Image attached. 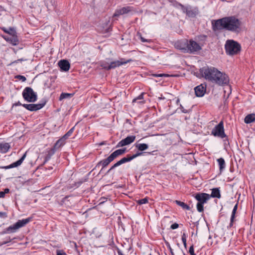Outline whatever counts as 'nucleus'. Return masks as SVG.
Here are the masks:
<instances>
[{"instance_id": "obj_1", "label": "nucleus", "mask_w": 255, "mask_h": 255, "mask_svg": "<svg viewBox=\"0 0 255 255\" xmlns=\"http://www.w3.org/2000/svg\"><path fill=\"white\" fill-rule=\"evenodd\" d=\"M200 72L206 80L219 86H224L229 82L228 75L215 67H204L200 69Z\"/></svg>"}, {"instance_id": "obj_16", "label": "nucleus", "mask_w": 255, "mask_h": 255, "mask_svg": "<svg viewBox=\"0 0 255 255\" xmlns=\"http://www.w3.org/2000/svg\"><path fill=\"white\" fill-rule=\"evenodd\" d=\"M26 156V152H25L22 157L17 161L10 164V165L5 166L4 168L5 169H9L11 168L16 167L20 165L24 160L25 157Z\"/></svg>"}, {"instance_id": "obj_30", "label": "nucleus", "mask_w": 255, "mask_h": 255, "mask_svg": "<svg viewBox=\"0 0 255 255\" xmlns=\"http://www.w3.org/2000/svg\"><path fill=\"white\" fill-rule=\"evenodd\" d=\"M88 179V176H87L86 177H84V178H82V179H80L78 181L76 182L73 184V185L72 186V187L77 188V187H79L83 183L87 181Z\"/></svg>"}, {"instance_id": "obj_41", "label": "nucleus", "mask_w": 255, "mask_h": 255, "mask_svg": "<svg viewBox=\"0 0 255 255\" xmlns=\"http://www.w3.org/2000/svg\"><path fill=\"white\" fill-rule=\"evenodd\" d=\"M165 244H166V245L167 247V248H168V249L169 250V251H170V252L171 254L172 255H174V253H173V250H172V249L171 248V246H170V244H169L168 242H165Z\"/></svg>"}, {"instance_id": "obj_10", "label": "nucleus", "mask_w": 255, "mask_h": 255, "mask_svg": "<svg viewBox=\"0 0 255 255\" xmlns=\"http://www.w3.org/2000/svg\"><path fill=\"white\" fill-rule=\"evenodd\" d=\"M131 61H132L131 59H128V60H126L124 58H121L119 60H116V61H110V64H109V66H108V68L109 69V70H111V69H113L117 67H119L122 65L129 63Z\"/></svg>"}, {"instance_id": "obj_3", "label": "nucleus", "mask_w": 255, "mask_h": 255, "mask_svg": "<svg viewBox=\"0 0 255 255\" xmlns=\"http://www.w3.org/2000/svg\"><path fill=\"white\" fill-rule=\"evenodd\" d=\"M32 217L26 219L19 220L15 224L5 228L2 232V234H10L15 233L19 229L25 226L32 220Z\"/></svg>"}, {"instance_id": "obj_20", "label": "nucleus", "mask_w": 255, "mask_h": 255, "mask_svg": "<svg viewBox=\"0 0 255 255\" xmlns=\"http://www.w3.org/2000/svg\"><path fill=\"white\" fill-rule=\"evenodd\" d=\"M127 149L126 147H124L121 149H117L113 152L111 155L110 156L113 159V160L116 158L118 156L122 155L124 153L126 152Z\"/></svg>"}, {"instance_id": "obj_17", "label": "nucleus", "mask_w": 255, "mask_h": 255, "mask_svg": "<svg viewBox=\"0 0 255 255\" xmlns=\"http://www.w3.org/2000/svg\"><path fill=\"white\" fill-rule=\"evenodd\" d=\"M195 95L197 97H201L203 96L206 92V88L201 84L194 88Z\"/></svg>"}, {"instance_id": "obj_60", "label": "nucleus", "mask_w": 255, "mask_h": 255, "mask_svg": "<svg viewBox=\"0 0 255 255\" xmlns=\"http://www.w3.org/2000/svg\"><path fill=\"white\" fill-rule=\"evenodd\" d=\"M100 143L103 144V143H104V142L103 141V142H100Z\"/></svg>"}, {"instance_id": "obj_31", "label": "nucleus", "mask_w": 255, "mask_h": 255, "mask_svg": "<svg viewBox=\"0 0 255 255\" xmlns=\"http://www.w3.org/2000/svg\"><path fill=\"white\" fill-rule=\"evenodd\" d=\"M219 165V169L220 172H222L225 168V162L223 158H220L217 160Z\"/></svg>"}, {"instance_id": "obj_25", "label": "nucleus", "mask_w": 255, "mask_h": 255, "mask_svg": "<svg viewBox=\"0 0 255 255\" xmlns=\"http://www.w3.org/2000/svg\"><path fill=\"white\" fill-rule=\"evenodd\" d=\"M245 123L246 124H250L255 121V114H252L248 115L245 118Z\"/></svg>"}, {"instance_id": "obj_50", "label": "nucleus", "mask_w": 255, "mask_h": 255, "mask_svg": "<svg viewBox=\"0 0 255 255\" xmlns=\"http://www.w3.org/2000/svg\"><path fill=\"white\" fill-rule=\"evenodd\" d=\"M153 76L154 77H163V76H166V74H153Z\"/></svg>"}, {"instance_id": "obj_8", "label": "nucleus", "mask_w": 255, "mask_h": 255, "mask_svg": "<svg viewBox=\"0 0 255 255\" xmlns=\"http://www.w3.org/2000/svg\"><path fill=\"white\" fill-rule=\"evenodd\" d=\"M212 134L215 136L224 138L226 136L224 128V124L222 121L216 126L212 130Z\"/></svg>"}, {"instance_id": "obj_37", "label": "nucleus", "mask_w": 255, "mask_h": 255, "mask_svg": "<svg viewBox=\"0 0 255 255\" xmlns=\"http://www.w3.org/2000/svg\"><path fill=\"white\" fill-rule=\"evenodd\" d=\"M11 241V239H10V238L9 237H7L6 238V240L5 241L0 242V246H2V245H5V244H6L7 243H8L10 242Z\"/></svg>"}, {"instance_id": "obj_42", "label": "nucleus", "mask_w": 255, "mask_h": 255, "mask_svg": "<svg viewBox=\"0 0 255 255\" xmlns=\"http://www.w3.org/2000/svg\"><path fill=\"white\" fill-rule=\"evenodd\" d=\"M120 163H119V162H117L115 164H114L111 168L110 169L107 171V173H109L110 172V171H111L112 170H113V169H114L115 168L120 166Z\"/></svg>"}, {"instance_id": "obj_46", "label": "nucleus", "mask_w": 255, "mask_h": 255, "mask_svg": "<svg viewBox=\"0 0 255 255\" xmlns=\"http://www.w3.org/2000/svg\"><path fill=\"white\" fill-rule=\"evenodd\" d=\"M178 227H179V225L177 223H175L171 225V226H170V228L171 229L174 230V229L178 228Z\"/></svg>"}, {"instance_id": "obj_26", "label": "nucleus", "mask_w": 255, "mask_h": 255, "mask_svg": "<svg viewBox=\"0 0 255 255\" xmlns=\"http://www.w3.org/2000/svg\"><path fill=\"white\" fill-rule=\"evenodd\" d=\"M210 197L213 198H221V194L220 190L219 188H213L212 190V193L211 195H210Z\"/></svg>"}, {"instance_id": "obj_59", "label": "nucleus", "mask_w": 255, "mask_h": 255, "mask_svg": "<svg viewBox=\"0 0 255 255\" xmlns=\"http://www.w3.org/2000/svg\"><path fill=\"white\" fill-rule=\"evenodd\" d=\"M48 169H53V168H52V167H48Z\"/></svg>"}, {"instance_id": "obj_57", "label": "nucleus", "mask_w": 255, "mask_h": 255, "mask_svg": "<svg viewBox=\"0 0 255 255\" xmlns=\"http://www.w3.org/2000/svg\"><path fill=\"white\" fill-rule=\"evenodd\" d=\"M119 163H120V165H122V164H123V163L122 162V161L121 160H120L119 161H118Z\"/></svg>"}, {"instance_id": "obj_24", "label": "nucleus", "mask_w": 255, "mask_h": 255, "mask_svg": "<svg viewBox=\"0 0 255 255\" xmlns=\"http://www.w3.org/2000/svg\"><path fill=\"white\" fill-rule=\"evenodd\" d=\"M144 93H142L138 96L136 97L135 98L132 100V103L133 104L134 103H138L139 104H144L145 101L143 100V96Z\"/></svg>"}, {"instance_id": "obj_11", "label": "nucleus", "mask_w": 255, "mask_h": 255, "mask_svg": "<svg viewBox=\"0 0 255 255\" xmlns=\"http://www.w3.org/2000/svg\"><path fill=\"white\" fill-rule=\"evenodd\" d=\"M46 102H44L41 104H24L22 105V107L25 108L27 110H29L30 111H36L37 110H39L41 109H42L45 105Z\"/></svg>"}, {"instance_id": "obj_34", "label": "nucleus", "mask_w": 255, "mask_h": 255, "mask_svg": "<svg viewBox=\"0 0 255 255\" xmlns=\"http://www.w3.org/2000/svg\"><path fill=\"white\" fill-rule=\"evenodd\" d=\"M136 147L140 151H143L148 148L147 144H136Z\"/></svg>"}, {"instance_id": "obj_28", "label": "nucleus", "mask_w": 255, "mask_h": 255, "mask_svg": "<svg viewBox=\"0 0 255 255\" xmlns=\"http://www.w3.org/2000/svg\"><path fill=\"white\" fill-rule=\"evenodd\" d=\"M112 161H113V159L111 158L110 155L106 159H105L102 161H101L99 164H102L103 166V168H104L105 167L107 166L110 162H111Z\"/></svg>"}, {"instance_id": "obj_51", "label": "nucleus", "mask_w": 255, "mask_h": 255, "mask_svg": "<svg viewBox=\"0 0 255 255\" xmlns=\"http://www.w3.org/2000/svg\"><path fill=\"white\" fill-rule=\"evenodd\" d=\"M0 216L1 217H6V214L5 212H0Z\"/></svg>"}, {"instance_id": "obj_44", "label": "nucleus", "mask_w": 255, "mask_h": 255, "mask_svg": "<svg viewBox=\"0 0 255 255\" xmlns=\"http://www.w3.org/2000/svg\"><path fill=\"white\" fill-rule=\"evenodd\" d=\"M140 39L141 41L143 42H147L148 43H150L151 42V40L145 39L144 38L142 37L141 35L140 36Z\"/></svg>"}, {"instance_id": "obj_21", "label": "nucleus", "mask_w": 255, "mask_h": 255, "mask_svg": "<svg viewBox=\"0 0 255 255\" xmlns=\"http://www.w3.org/2000/svg\"><path fill=\"white\" fill-rule=\"evenodd\" d=\"M74 127H73L62 138L57 140L55 143H62V142H63L65 139L67 138L71 135L74 131Z\"/></svg>"}, {"instance_id": "obj_32", "label": "nucleus", "mask_w": 255, "mask_h": 255, "mask_svg": "<svg viewBox=\"0 0 255 255\" xmlns=\"http://www.w3.org/2000/svg\"><path fill=\"white\" fill-rule=\"evenodd\" d=\"M9 148V144H0V153H6Z\"/></svg>"}, {"instance_id": "obj_12", "label": "nucleus", "mask_w": 255, "mask_h": 255, "mask_svg": "<svg viewBox=\"0 0 255 255\" xmlns=\"http://www.w3.org/2000/svg\"><path fill=\"white\" fill-rule=\"evenodd\" d=\"M188 46V40L183 39L177 41L175 43L176 48L181 50L184 53H187V48Z\"/></svg>"}, {"instance_id": "obj_7", "label": "nucleus", "mask_w": 255, "mask_h": 255, "mask_svg": "<svg viewBox=\"0 0 255 255\" xmlns=\"http://www.w3.org/2000/svg\"><path fill=\"white\" fill-rule=\"evenodd\" d=\"M202 45L193 39L188 40V46L187 53L190 54H196L202 49Z\"/></svg>"}, {"instance_id": "obj_55", "label": "nucleus", "mask_w": 255, "mask_h": 255, "mask_svg": "<svg viewBox=\"0 0 255 255\" xmlns=\"http://www.w3.org/2000/svg\"><path fill=\"white\" fill-rule=\"evenodd\" d=\"M156 151V150H154V151H151V152H148L147 153H149V154H151L152 155H154L155 154L153 153V152Z\"/></svg>"}, {"instance_id": "obj_53", "label": "nucleus", "mask_w": 255, "mask_h": 255, "mask_svg": "<svg viewBox=\"0 0 255 255\" xmlns=\"http://www.w3.org/2000/svg\"><path fill=\"white\" fill-rule=\"evenodd\" d=\"M3 192L4 193V194H5L6 193H9V189L8 188H5Z\"/></svg>"}, {"instance_id": "obj_48", "label": "nucleus", "mask_w": 255, "mask_h": 255, "mask_svg": "<svg viewBox=\"0 0 255 255\" xmlns=\"http://www.w3.org/2000/svg\"><path fill=\"white\" fill-rule=\"evenodd\" d=\"M2 29L4 32L9 34L10 35V33L11 32V31H10V30H9V28L8 29H7L6 28H2Z\"/></svg>"}, {"instance_id": "obj_29", "label": "nucleus", "mask_w": 255, "mask_h": 255, "mask_svg": "<svg viewBox=\"0 0 255 255\" xmlns=\"http://www.w3.org/2000/svg\"><path fill=\"white\" fill-rule=\"evenodd\" d=\"M174 202L177 205L180 206L183 209L187 210H190V207L183 202H181L178 200H175Z\"/></svg>"}, {"instance_id": "obj_27", "label": "nucleus", "mask_w": 255, "mask_h": 255, "mask_svg": "<svg viewBox=\"0 0 255 255\" xmlns=\"http://www.w3.org/2000/svg\"><path fill=\"white\" fill-rule=\"evenodd\" d=\"M74 95V93H62L59 97V100L62 101L65 99H70Z\"/></svg>"}, {"instance_id": "obj_18", "label": "nucleus", "mask_w": 255, "mask_h": 255, "mask_svg": "<svg viewBox=\"0 0 255 255\" xmlns=\"http://www.w3.org/2000/svg\"><path fill=\"white\" fill-rule=\"evenodd\" d=\"M186 12V15L189 17H194L198 14L197 8H192L191 7H186L185 10L184 11Z\"/></svg>"}, {"instance_id": "obj_61", "label": "nucleus", "mask_w": 255, "mask_h": 255, "mask_svg": "<svg viewBox=\"0 0 255 255\" xmlns=\"http://www.w3.org/2000/svg\"><path fill=\"white\" fill-rule=\"evenodd\" d=\"M179 100L178 99L177 101V102H179Z\"/></svg>"}, {"instance_id": "obj_33", "label": "nucleus", "mask_w": 255, "mask_h": 255, "mask_svg": "<svg viewBox=\"0 0 255 255\" xmlns=\"http://www.w3.org/2000/svg\"><path fill=\"white\" fill-rule=\"evenodd\" d=\"M110 59H108V61H101L100 62V66L106 70H109L108 66H109Z\"/></svg>"}, {"instance_id": "obj_54", "label": "nucleus", "mask_w": 255, "mask_h": 255, "mask_svg": "<svg viewBox=\"0 0 255 255\" xmlns=\"http://www.w3.org/2000/svg\"><path fill=\"white\" fill-rule=\"evenodd\" d=\"M22 105L21 103H20V102H18L17 103H15L13 105L14 106H22Z\"/></svg>"}, {"instance_id": "obj_56", "label": "nucleus", "mask_w": 255, "mask_h": 255, "mask_svg": "<svg viewBox=\"0 0 255 255\" xmlns=\"http://www.w3.org/2000/svg\"><path fill=\"white\" fill-rule=\"evenodd\" d=\"M126 145V144H117V146H116V147H120V145H121V146H124V145Z\"/></svg>"}, {"instance_id": "obj_2", "label": "nucleus", "mask_w": 255, "mask_h": 255, "mask_svg": "<svg viewBox=\"0 0 255 255\" xmlns=\"http://www.w3.org/2000/svg\"><path fill=\"white\" fill-rule=\"evenodd\" d=\"M240 22L234 16L225 17L212 22L213 29L214 31L225 29L230 31H235L239 28Z\"/></svg>"}, {"instance_id": "obj_58", "label": "nucleus", "mask_w": 255, "mask_h": 255, "mask_svg": "<svg viewBox=\"0 0 255 255\" xmlns=\"http://www.w3.org/2000/svg\"><path fill=\"white\" fill-rule=\"evenodd\" d=\"M183 245H184V247H185V248H187V244H186V243H184Z\"/></svg>"}, {"instance_id": "obj_22", "label": "nucleus", "mask_w": 255, "mask_h": 255, "mask_svg": "<svg viewBox=\"0 0 255 255\" xmlns=\"http://www.w3.org/2000/svg\"><path fill=\"white\" fill-rule=\"evenodd\" d=\"M135 138V136L133 135H129L121 140L118 143H131L134 141Z\"/></svg>"}, {"instance_id": "obj_36", "label": "nucleus", "mask_w": 255, "mask_h": 255, "mask_svg": "<svg viewBox=\"0 0 255 255\" xmlns=\"http://www.w3.org/2000/svg\"><path fill=\"white\" fill-rule=\"evenodd\" d=\"M15 78L21 80L22 82H25L26 80V77L22 75H16Z\"/></svg>"}, {"instance_id": "obj_38", "label": "nucleus", "mask_w": 255, "mask_h": 255, "mask_svg": "<svg viewBox=\"0 0 255 255\" xmlns=\"http://www.w3.org/2000/svg\"><path fill=\"white\" fill-rule=\"evenodd\" d=\"M197 37H198V39L199 41H204L206 40L207 36L205 35H200L198 36Z\"/></svg>"}, {"instance_id": "obj_19", "label": "nucleus", "mask_w": 255, "mask_h": 255, "mask_svg": "<svg viewBox=\"0 0 255 255\" xmlns=\"http://www.w3.org/2000/svg\"><path fill=\"white\" fill-rule=\"evenodd\" d=\"M63 144H54V145L49 149H47L46 156H49V158L55 153V151L59 149Z\"/></svg>"}, {"instance_id": "obj_23", "label": "nucleus", "mask_w": 255, "mask_h": 255, "mask_svg": "<svg viewBox=\"0 0 255 255\" xmlns=\"http://www.w3.org/2000/svg\"><path fill=\"white\" fill-rule=\"evenodd\" d=\"M238 209V204H236L233 208V210L232 212V215L231 217V220H230V223L229 224V226H228V228H231L233 225V222L234 221V219L235 218V214L237 212Z\"/></svg>"}, {"instance_id": "obj_39", "label": "nucleus", "mask_w": 255, "mask_h": 255, "mask_svg": "<svg viewBox=\"0 0 255 255\" xmlns=\"http://www.w3.org/2000/svg\"><path fill=\"white\" fill-rule=\"evenodd\" d=\"M180 109H181L182 112L183 113H189L191 111V110H190V109H189V110L185 109L184 108V107L181 105H180Z\"/></svg>"}, {"instance_id": "obj_14", "label": "nucleus", "mask_w": 255, "mask_h": 255, "mask_svg": "<svg viewBox=\"0 0 255 255\" xmlns=\"http://www.w3.org/2000/svg\"><path fill=\"white\" fill-rule=\"evenodd\" d=\"M144 152H137L136 153L130 155L129 154L127 155L126 157H123L121 159V160L122 161V162L124 163H125L128 162H129L132 159H134L135 158L137 157V156H140L143 154Z\"/></svg>"}, {"instance_id": "obj_52", "label": "nucleus", "mask_w": 255, "mask_h": 255, "mask_svg": "<svg viewBox=\"0 0 255 255\" xmlns=\"http://www.w3.org/2000/svg\"><path fill=\"white\" fill-rule=\"evenodd\" d=\"M5 196L4 193L3 191L0 192V198H3Z\"/></svg>"}, {"instance_id": "obj_40", "label": "nucleus", "mask_w": 255, "mask_h": 255, "mask_svg": "<svg viewBox=\"0 0 255 255\" xmlns=\"http://www.w3.org/2000/svg\"><path fill=\"white\" fill-rule=\"evenodd\" d=\"M56 255H67L63 250H57L56 251Z\"/></svg>"}, {"instance_id": "obj_9", "label": "nucleus", "mask_w": 255, "mask_h": 255, "mask_svg": "<svg viewBox=\"0 0 255 255\" xmlns=\"http://www.w3.org/2000/svg\"><path fill=\"white\" fill-rule=\"evenodd\" d=\"M9 30L11 31L10 35L4 37V39L13 45H17L19 44V40L16 35V32L13 27H9Z\"/></svg>"}, {"instance_id": "obj_15", "label": "nucleus", "mask_w": 255, "mask_h": 255, "mask_svg": "<svg viewBox=\"0 0 255 255\" xmlns=\"http://www.w3.org/2000/svg\"><path fill=\"white\" fill-rule=\"evenodd\" d=\"M58 65L60 68L61 71L67 72L70 67V64L67 60H61L59 61Z\"/></svg>"}, {"instance_id": "obj_47", "label": "nucleus", "mask_w": 255, "mask_h": 255, "mask_svg": "<svg viewBox=\"0 0 255 255\" xmlns=\"http://www.w3.org/2000/svg\"><path fill=\"white\" fill-rule=\"evenodd\" d=\"M182 241L183 244L186 243V236L185 233H183L182 235Z\"/></svg>"}, {"instance_id": "obj_62", "label": "nucleus", "mask_w": 255, "mask_h": 255, "mask_svg": "<svg viewBox=\"0 0 255 255\" xmlns=\"http://www.w3.org/2000/svg\"><path fill=\"white\" fill-rule=\"evenodd\" d=\"M149 255H151V254Z\"/></svg>"}, {"instance_id": "obj_6", "label": "nucleus", "mask_w": 255, "mask_h": 255, "mask_svg": "<svg viewBox=\"0 0 255 255\" xmlns=\"http://www.w3.org/2000/svg\"><path fill=\"white\" fill-rule=\"evenodd\" d=\"M23 99L28 102L33 103L35 102L37 99V96L33 89L29 87H26L23 90L22 93Z\"/></svg>"}, {"instance_id": "obj_4", "label": "nucleus", "mask_w": 255, "mask_h": 255, "mask_svg": "<svg viewBox=\"0 0 255 255\" xmlns=\"http://www.w3.org/2000/svg\"><path fill=\"white\" fill-rule=\"evenodd\" d=\"M225 48L226 53L229 55L238 54L241 49L240 44L233 40H228L226 41Z\"/></svg>"}, {"instance_id": "obj_13", "label": "nucleus", "mask_w": 255, "mask_h": 255, "mask_svg": "<svg viewBox=\"0 0 255 255\" xmlns=\"http://www.w3.org/2000/svg\"><path fill=\"white\" fill-rule=\"evenodd\" d=\"M133 10V7L131 6H126L121 7L116 10L113 14V17H118L121 15H123L129 13Z\"/></svg>"}, {"instance_id": "obj_5", "label": "nucleus", "mask_w": 255, "mask_h": 255, "mask_svg": "<svg viewBox=\"0 0 255 255\" xmlns=\"http://www.w3.org/2000/svg\"><path fill=\"white\" fill-rule=\"evenodd\" d=\"M194 197L198 201L196 206L197 211L199 212H203V205L206 203L208 200H209L210 198V195L205 193H198L195 195Z\"/></svg>"}, {"instance_id": "obj_43", "label": "nucleus", "mask_w": 255, "mask_h": 255, "mask_svg": "<svg viewBox=\"0 0 255 255\" xmlns=\"http://www.w3.org/2000/svg\"><path fill=\"white\" fill-rule=\"evenodd\" d=\"M24 60H25L23 59V58L18 59H17L16 60H15V61H13L11 62L8 65H12L13 64L17 63L19 61L22 62V61H23Z\"/></svg>"}, {"instance_id": "obj_49", "label": "nucleus", "mask_w": 255, "mask_h": 255, "mask_svg": "<svg viewBox=\"0 0 255 255\" xmlns=\"http://www.w3.org/2000/svg\"><path fill=\"white\" fill-rule=\"evenodd\" d=\"M50 158H49V156H45L44 161L42 164V165L45 164Z\"/></svg>"}, {"instance_id": "obj_45", "label": "nucleus", "mask_w": 255, "mask_h": 255, "mask_svg": "<svg viewBox=\"0 0 255 255\" xmlns=\"http://www.w3.org/2000/svg\"><path fill=\"white\" fill-rule=\"evenodd\" d=\"M189 253L191 255H194V247L193 245H192L189 250Z\"/></svg>"}, {"instance_id": "obj_35", "label": "nucleus", "mask_w": 255, "mask_h": 255, "mask_svg": "<svg viewBox=\"0 0 255 255\" xmlns=\"http://www.w3.org/2000/svg\"><path fill=\"white\" fill-rule=\"evenodd\" d=\"M148 202V199L147 198H144L141 199H140L137 201V203L139 205H142L144 204H146Z\"/></svg>"}]
</instances>
